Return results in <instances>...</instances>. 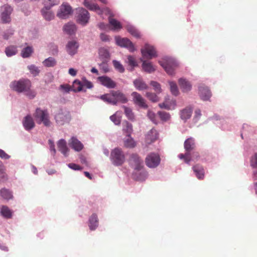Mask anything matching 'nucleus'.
<instances>
[{"label": "nucleus", "instance_id": "obj_1", "mask_svg": "<svg viewBox=\"0 0 257 257\" xmlns=\"http://www.w3.org/2000/svg\"><path fill=\"white\" fill-rule=\"evenodd\" d=\"M184 146L186 152L185 154H179V158L183 159L186 163L189 164L191 161L190 152L195 148L194 139L192 138L187 139L184 142Z\"/></svg>", "mask_w": 257, "mask_h": 257}, {"label": "nucleus", "instance_id": "obj_2", "mask_svg": "<svg viewBox=\"0 0 257 257\" xmlns=\"http://www.w3.org/2000/svg\"><path fill=\"white\" fill-rule=\"evenodd\" d=\"M11 88L19 93L24 92L32 86L31 82L28 79H22L11 83Z\"/></svg>", "mask_w": 257, "mask_h": 257}, {"label": "nucleus", "instance_id": "obj_3", "mask_svg": "<svg viewBox=\"0 0 257 257\" xmlns=\"http://www.w3.org/2000/svg\"><path fill=\"white\" fill-rule=\"evenodd\" d=\"M34 116L37 123L39 124L43 123L46 126H50L51 121L47 110H42L40 108H37L34 113Z\"/></svg>", "mask_w": 257, "mask_h": 257}, {"label": "nucleus", "instance_id": "obj_4", "mask_svg": "<svg viewBox=\"0 0 257 257\" xmlns=\"http://www.w3.org/2000/svg\"><path fill=\"white\" fill-rule=\"evenodd\" d=\"M110 160L113 165L120 166L125 162V156L121 149L115 148L111 152Z\"/></svg>", "mask_w": 257, "mask_h": 257}, {"label": "nucleus", "instance_id": "obj_5", "mask_svg": "<svg viewBox=\"0 0 257 257\" xmlns=\"http://www.w3.org/2000/svg\"><path fill=\"white\" fill-rule=\"evenodd\" d=\"M55 119L57 123L59 125H63L68 123L70 120V112L66 109H60L55 116Z\"/></svg>", "mask_w": 257, "mask_h": 257}, {"label": "nucleus", "instance_id": "obj_6", "mask_svg": "<svg viewBox=\"0 0 257 257\" xmlns=\"http://www.w3.org/2000/svg\"><path fill=\"white\" fill-rule=\"evenodd\" d=\"M76 14L77 21L79 24L85 25L88 23L90 16L89 13L86 10L82 8H79L76 9Z\"/></svg>", "mask_w": 257, "mask_h": 257}, {"label": "nucleus", "instance_id": "obj_7", "mask_svg": "<svg viewBox=\"0 0 257 257\" xmlns=\"http://www.w3.org/2000/svg\"><path fill=\"white\" fill-rule=\"evenodd\" d=\"M128 162L135 170L140 171L144 167L143 161L137 154H132L130 156Z\"/></svg>", "mask_w": 257, "mask_h": 257}, {"label": "nucleus", "instance_id": "obj_8", "mask_svg": "<svg viewBox=\"0 0 257 257\" xmlns=\"http://www.w3.org/2000/svg\"><path fill=\"white\" fill-rule=\"evenodd\" d=\"M159 63L169 75L174 74L175 69L178 67L177 63L171 59L167 60L164 62L160 61Z\"/></svg>", "mask_w": 257, "mask_h": 257}, {"label": "nucleus", "instance_id": "obj_9", "mask_svg": "<svg viewBox=\"0 0 257 257\" xmlns=\"http://www.w3.org/2000/svg\"><path fill=\"white\" fill-rule=\"evenodd\" d=\"M146 165L151 168L157 167L160 163V158L159 155L155 153L149 154L145 159Z\"/></svg>", "mask_w": 257, "mask_h": 257}, {"label": "nucleus", "instance_id": "obj_10", "mask_svg": "<svg viewBox=\"0 0 257 257\" xmlns=\"http://www.w3.org/2000/svg\"><path fill=\"white\" fill-rule=\"evenodd\" d=\"M141 52L144 59H151L157 56L155 48L149 44L145 45L144 48L142 49Z\"/></svg>", "mask_w": 257, "mask_h": 257}, {"label": "nucleus", "instance_id": "obj_11", "mask_svg": "<svg viewBox=\"0 0 257 257\" xmlns=\"http://www.w3.org/2000/svg\"><path fill=\"white\" fill-rule=\"evenodd\" d=\"M115 41L117 45L122 47H125L131 52H134L135 50L134 44L127 38H122L118 37L115 38Z\"/></svg>", "mask_w": 257, "mask_h": 257}, {"label": "nucleus", "instance_id": "obj_12", "mask_svg": "<svg viewBox=\"0 0 257 257\" xmlns=\"http://www.w3.org/2000/svg\"><path fill=\"white\" fill-rule=\"evenodd\" d=\"M72 13L71 7L67 4H62L57 14L58 17L65 19L67 18Z\"/></svg>", "mask_w": 257, "mask_h": 257}, {"label": "nucleus", "instance_id": "obj_13", "mask_svg": "<svg viewBox=\"0 0 257 257\" xmlns=\"http://www.w3.org/2000/svg\"><path fill=\"white\" fill-rule=\"evenodd\" d=\"M12 11V8L9 5H5L2 7L1 18L4 23H9L11 21L10 15Z\"/></svg>", "mask_w": 257, "mask_h": 257}, {"label": "nucleus", "instance_id": "obj_14", "mask_svg": "<svg viewBox=\"0 0 257 257\" xmlns=\"http://www.w3.org/2000/svg\"><path fill=\"white\" fill-rule=\"evenodd\" d=\"M132 96H133L134 103L136 104L142 108H148V105L146 103L145 99L140 94L137 92H133L132 93Z\"/></svg>", "mask_w": 257, "mask_h": 257}, {"label": "nucleus", "instance_id": "obj_15", "mask_svg": "<svg viewBox=\"0 0 257 257\" xmlns=\"http://www.w3.org/2000/svg\"><path fill=\"white\" fill-rule=\"evenodd\" d=\"M78 48L79 44L75 40L69 41L66 46L67 52L71 56L77 53Z\"/></svg>", "mask_w": 257, "mask_h": 257}, {"label": "nucleus", "instance_id": "obj_16", "mask_svg": "<svg viewBox=\"0 0 257 257\" xmlns=\"http://www.w3.org/2000/svg\"><path fill=\"white\" fill-rule=\"evenodd\" d=\"M199 94L201 99L208 100L211 96V93L208 88L204 85H201L199 87Z\"/></svg>", "mask_w": 257, "mask_h": 257}, {"label": "nucleus", "instance_id": "obj_17", "mask_svg": "<svg viewBox=\"0 0 257 257\" xmlns=\"http://www.w3.org/2000/svg\"><path fill=\"white\" fill-rule=\"evenodd\" d=\"M98 80L103 86L109 88H113L116 86V83L109 77L103 76L98 77Z\"/></svg>", "mask_w": 257, "mask_h": 257}, {"label": "nucleus", "instance_id": "obj_18", "mask_svg": "<svg viewBox=\"0 0 257 257\" xmlns=\"http://www.w3.org/2000/svg\"><path fill=\"white\" fill-rule=\"evenodd\" d=\"M158 138V134L155 129L151 130L146 135L145 142L146 144L150 145L154 142Z\"/></svg>", "mask_w": 257, "mask_h": 257}, {"label": "nucleus", "instance_id": "obj_19", "mask_svg": "<svg viewBox=\"0 0 257 257\" xmlns=\"http://www.w3.org/2000/svg\"><path fill=\"white\" fill-rule=\"evenodd\" d=\"M23 124L24 128L27 131L32 130L35 125L33 118L30 115H27L24 118Z\"/></svg>", "mask_w": 257, "mask_h": 257}, {"label": "nucleus", "instance_id": "obj_20", "mask_svg": "<svg viewBox=\"0 0 257 257\" xmlns=\"http://www.w3.org/2000/svg\"><path fill=\"white\" fill-rule=\"evenodd\" d=\"M83 5L89 10L95 11L99 15H101L103 13V11L100 9L98 5L94 3H91L88 0H84Z\"/></svg>", "mask_w": 257, "mask_h": 257}, {"label": "nucleus", "instance_id": "obj_21", "mask_svg": "<svg viewBox=\"0 0 257 257\" xmlns=\"http://www.w3.org/2000/svg\"><path fill=\"white\" fill-rule=\"evenodd\" d=\"M179 84L181 89L184 92H187L191 90L192 88V85L187 80L180 78L179 80Z\"/></svg>", "mask_w": 257, "mask_h": 257}, {"label": "nucleus", "instance_id": "obj_22", "mask_svg": "<svg viewBox=\"0 0 257 257\" xmlns=\"http://www.w3.org/2000/svg\"><path fill=\"white\" fill-rule=\"evenodd\" d=\"M50 9L44 7L41 10V13L43 18L47 21H51L54 18V13L50 10Z\"/></svg>", "mask_w": 257, "mask_h": 257}, {"label": "nucleus", "instance_id": "obj_23", "mask_svg": "<svg viewBox=\"0 0 257 257\" xmlns=\"http://www.w3.org/2000/svg\"><path fill=\"white\" fill-rule=\"evenodd\" d=\"M100 98L105 102L115 105L116 101L113 94V91L109 94H105L100 96Z\"/></svg>", "mask_w": 257, "mask_h": 257}, {"label": "nucleus", "instance_id": "obj_24", "mask_svg": "<svg viewBox=\"0 0 257 257\" xmlns=\"http://www.w3.org/2000/svg\"><path fill=\"white\" fill-rule=\"evenodd\" d=\"M69 145L72 148L78 152L83 149L82 143L74 137L71 138Z\"/></svg>", "mask_w": 257, "mask_h": 257}, {"label": "nucleus", "instance_id": "obj_25", "mask_svg": "<svg viewBox=\"0 0 257 257\" xmlns=\"http://www.w3.org/2000/svg\"><path fill=\"white\" fill-rule=\"evenodd\" d=\"M98 225V219L96 214H93L89 220V227L90 230H95Z\"/></svg>", "mask_w": 257, "mask_h": 257}, {"label": "nucleus", "instance_id": "obj_26", "mask_svg": "<svg viewBox=\"0 0 257 257\" xmlns=\"http://www.w3.org/2000/svg\"><path fill=\"white\" fill-rule=\"evenodd\" d=\"M193 170L198 179H202L204 177V170L202 166L196 165L193 167Z\"/></svg>", "mask_w": 257, "mask_h": 257}, {"label": "nucleus", "instance_id": "obj_27", "mask_svg": "<svg viewBox=\"0 0 257 257\" xmlns=\"http://www.w3.org/2000/svg\"><path fill=\"white\" fill-rule=\"evenodd\" d=\"M57 146L59 151H60L65 157L67 156L68 149L66 146V141L63 139L59 140L57 143Z\"/></svg>", "mask_w": 257, "mask_h": 257}, {"label": "nucleus", "instance_id": "obj_28", "mask_svg": "<svg viewBox=\"0 0 257 257\" xmlns=\"http://www.w3.org/2000/svg\"><path fill=\"white\" fill-rule=\"evenodd\" d=\"M192 112V109L190 107H187L180 111V117L185 121L190 118Z\"/></svg>", "mask_w": 257, "mask_h": 257}, {"label": "nucleus", "instance_id": "obj_29", "mask_svg": "<svg viewBox=\"0 0 257 257\" xmlns=\"http://www.w3.org/2000/svg\"><path fill=\"white\" fill-rule=\"evenodd\" d=\"M122 131L126 136H131L133 131V125L127 121H124L122 122Z\"/></svg>", "mask_w": 257, "mask_h": 257}, {"label": "nucleus", "instance_id": "obj_30", "mask_svg": "<svg viewBox=\"0 0 257 257\" xmlns=\"http://www.w3.org/2000/svg\"><path fill=\"white\" fill-rule=\"evenodd\" d=\"M113 94L116 101V104L118 102H120L122 103H126L127 101V99L125 96L119 91H113Z\"/></svg>", "mask_w": 257, "mask_h": 257}, {"label": "nucleus", "instance_id": "obj_31", "mask_svg": "<svg viewBox=\"0 0 257 257\" xmlns=\"http://www.w3.org/2000/svg\"><path fill=\"white\" fill-rule=\"evenodd\" d=\"M135 87L139 90H144L148 88V86L141 79H138L134 81Z\"/></svg>", "mask_w": 257, "mask_h": 257}, {"label": "nucleus", "instance_id": "obj_32", "mask_svg": "<svg viewBox=\"0 0 257 257\" xmlns=\"http://www.w3.org/2000/svg\"><path fill=\"white\" fill-rule=\"evenodd\" d=\"M64 31L69 35L75 33L76 31V27L74 24L72 23H68L63 27Z\"/></svg>", "mask_w": 257, "mask_h": 257}, {"label": "nucleus", "instance_id": "obj_33", "mask_svg": "<svg viewBox=\"0 0 257 257\" xmlns=\"http://www.w3.org/2000/svg\"><path fill=\"white\" fill-rule=\"evenodd\" d=\"M108 20L110 25L112 27V30L118 31L122 28L120 23L116 20L109 17Z\"/></svg>", "mask_w": 257, "mask_h": 257}, {"label": "nucleus", "instance_id": "obj_34", "mask_svg": "<svg viewBox=\"0 0 257 257\" xmlns=\"http://www.w3.org/2000/svg\"><path fill=\"white\" fill-rule=\"evenodd\" d=\"M99 55L102 62H106L108 59H109L110 57L108 51L104 48H101L99 49Z\"/></svg>", "mask_w": 257, "mask_h": 257}, {"label": "nucleus", "instance_id": "obj_35", "mask_svg": "<svg viewBox=\"0 0 257 257\" xmlns=\"http://www.w3.org/2000/svg\"><path fill=\"white\" fill-rule=\"evenodd\" d=\"M127 138L124 141V146L128 148H135L136 146V143L133 138L130 136H126Z\"/></svg>", "mask_w": 257, "mask_h": 257}, {"label": "nucleus", "instance_id": "obj_36", "mask_svg": "<svg viewBox=\"0 0 257 257\" xmlns=\"http://www.w3.org/2000/svg\"><path fill=\"white\" fill-rule=\"evenodd\" d=\"M121 112L116 111L114 114L110 116V120L116 125H119L121 122Z\"/></svg>", "mask_w": 257, "mask_h": 257}, {"label": "nucleus", "instance_id": "obj_37", "mask_svg": "<svg viewBox=\"0 0 257 257\" xmlns=\"http://www.w3.org/2000/svg\"><path fill=\"white\" fill-rule=\"evenodd\" d=\"M17 48L15 46H10L5 49V53L8 57H11L17 53Z\"/></svg>", "mask_w": 257, "mask_h": 257}, {"label": "nucleus", "instance_id": "obj_38", "mask_svg": "<svg viewBox=\"0 0 257 257\" xmlns=\"http://www.w3.org/2000/svg\"><path fill=\"white\" fill-rule=\"evenodd\" d=\"M1 214L5 218H10L12 216V212L6 206H3L1 209Z\"/></svg>", "mask_w": 257, "mask_h": 257}, {"label": "nucleus", "instance_id": "obj_39", "mask_svg": "<svg viewBox=\"0 0 257 257\" xmlns=\"http://www.w3.org/2000/svg\"><path fill=\"white\" fill-rule=\"evenodd\" d=\"M33 52L32 47L27 46L24 48L21 52V56L23 58L29 57Z\"/></svg>", "mask_w": 257, "mask_h": 257}, {"label": "nucleus", "instance_id": "obj_40", "mask_svg": "<svg viewBox=\"0 0 257 257\" xmlns=\"http://www.w3.org/2000/svg\"><path fill=\"white\" fill-rule=\"evenodd\" d=\"M1 196L5 199H10L12 198L13 195L12 192L8 189L3 188L0 191Z\"/></svg>", "mask_w": 257, "mask_h": 257}, {"label": "nucleus", "instance_id": "obj_41", "mask_svg": "<svg viewBox=\"0 0 257 257\" xmlns=\"http://www.w3.org/2000/svg\"><path fill=\"white\" fill-rule=\"evenodd\" d=\"M43 64L47 67H54L56 65V61L53 57H49L43 62Z\"/></svg>", "mask_w": 257, "mask_h": 257}, {"label": "nucleus", "instance_id": "obj_42", "mask_svg": "<svg viewBox=\"0 0 257 257\" xmlns=\"http://www.w3.org/2000/svg\"><path fill=\"white\" fill-rule=\"evenodd\" d=\"M142 67L146 72L151 73L155 70V68L151 63L144 61L142 64Z\"/></svg>", "mask_w": 257, "mask_h": 257}, {"label": "nucleus", "instance_id": "obj_43", "mask_svg": "<svg viewBox=\"0 0 257 257\" xmlns=\"http://www.w3.org/2000/svg\"><path fill=\"white\" fill-rule=\"evenodd\" d=\"M71 89L74 92H79L82 90V84L81 81L76 80L73 82Z\"/></svg>", "mask_w": 257, "mask_h": 257}, {"label": "nucleus", "instance_id": "obj_44", "mask_svg": "<svg viewBox=\"0 0 257 257\" xmlns=\"http://www.w3.org/2000/svg\"><path fill=\"white\" fill-rule=\"evenodd\" d=\"M59 0H43V4L44 7L51 9L55 5L59 4Z\"/></svg>", "mask_w": 257, "mask_h": 257}, {"label": "nucleus", "instance_id": "obj_45", "mask_svg": "<svg viewBox=\"0 0 257 257\" xmlns=\"http://www.w3.org/2000/svg\"><path fill=\"white\" fill-rule=\"evenodd\" d=\"M122 107L124 108L125 114L128 119L134 120L135 119V116L132 109L125 106H123Z\"/></svg>", "mask_w": 257, "mask_h": 257}, {"label": "nucleus", "instance_id": "obj_46", "mask_svg": "<svg viewBox=\"0 0 257 257\" xmlns=\"http://www.w3.org/2000/svg\"><path fill=\"white\" fill-rule=\"evenodd\" d=\"M158 114L161 120L163 121H167L171 118L170 114L168 112L165 111H158Z\"/></svg>", "mask_w": 257, "mask_h": 257}, {"label": "nucleus", "instance_id": "obj_47", "mask_svg": "<svg viewBox=\"0 0 257 257\" xmlns=\"http://www.w3.org/2000/svg\"><path fill=\"white\" fill-rule=\"evenodd\" d=\"M169 85L170 87V91L172 94L175 96H177L179 94V90L177 84L174 82H169Z\"/></svg>", "mask_w": 257, "mask_h": 257}, {"label": "nucleus", "instance_id": "obj_48", "mask_svg": "<svg viewBox=\"0 0 257 257\" xmlns=\"http://www.w3.org/2000/svg\"><path fill=\"white\" fill-rule=\"evenodd\" d=\"M127 31L133 36L136 38H140L141 35L140 32L134 27L128 26L127 28Z\"/></svg>", "mask_w": 257, "mask_h": 257}, {"label": "nucleus", "instance_id": "obj_49", "mask_svg": "<svg viewBox=\"0 0 257 257\" xmlns=\"http://www.w3.org/2000/svg\"><path fill=\"white\" fill-rule=\"evenodd\" d=\"M146 96L153 102H156L159 100L158 96L153 93L148 92L146 94Z\"/></svg>", "mask_w": 257, "mask_h": 257}, {"label": "nucleus", "instance_id": "obj_50", "mask_svg": "<svg viewBox=\"0 0 257 257\" xmlns=\"http://www.w3.org/2000/svg\"><path fill=\"white\" fill-rule=\"evenodd\" d=\"M127 63L128 65L131 67L130 69V71H132L133 68L138 65L137 62L135 60L134 57L131 56H129L127 57Z\"/></svg>", "mask_w": 257, "mask_h": 257}, {"label": "nucleus", "instance_id": "obj_51", "mask_svg": "<svg viewBox=\"0 0 257 257\" xmlns=\"http://www.w3.org/2000/svg\"><path fill=\"white\" fill-rule=\"evenodd\" d=\"M113 64L114 68L118 70L119 72L122 73L124 71L123 66L119 62L116 60L113 61Z\"/></svg>", "mask_w": 257, "mask_h": 257}, {"label": "nucleus", "instance_id": "obj_52", "mask_svg": "<svg viewBox=\"0 0 257 257\" xmlns=\"http://www.w3.org/2000/svg\"><path fill=\"white\" fill-rule=\"evenodd\" d=\"M151 86H152L154 88V89L157 93L161 92L162 89L161 88L160 84L156 81H152L150 83Z\"/></svg>", "mask_w": 257, "mask_h": 257}, {"label": "nucleus", "instance_id": "obj_53", "mask_svg": "<svg viewBox=\"0 0 257 257\" xmlns=\"http://www.w3.org/2000/svg\"><path fill=\"white\" fill-rule=\"evenodd\" d=\"M31 73L35 76L38 75L40 70L38 68L34 65H30L28 67Z\"/></svg>", "mask_w": 257, "mask_h": 257}, {"label": "nucleus", "instance_id": "obj_54", "mask_svg": "<svg viewBox=\"0 0 257 257\" xmlns=\"http://www.w3.org/2000/svg\"><path fill=\"white\" fill-rule=\"evenodd\" d=\"M59 89L65 93H69L71 89V86L67 84H62L59 87Z\"/></svg>", "mask_w": 257, "mask_h": 257}, {"label": "nucleus", "instance_id": "obj_55", "mask_svg": "<svg viewBox=\"0 0 257 257\" xmlns=\"http://www.w3.org/2000/svg\"><path fill=\"white\" fill-rule=\"evenodd\" d=\"M147 115L153 123L155 124L157 123L156 114L154 112L151 110H149L147 113Z\"/></svg>", "mask_w": 257, "mask_h": 257}, {"label": "nucleus", "instance_id": "obj_56", "mask_svg": "<svg viewBox=\"0 0 257 257\" xmlns=\"http://www.w3.org/2000/svg\"><path fill=\"white\" fill-rule=\"evenodd\" d=\"M24 92L30 99L34 98L36 95V92L34 90L31 89V88H29L28 90H26Z\"/></svg>", "mask_w": 257, "mask_h": 257}, {"label": "nucleus", "instance_id": "obj_57", "mask_svg": "<svg viewBox=\"0 0 257 257\" xmlns=\"http://www.w3.org/2000/svg\"><path fill=\"white\" fill-rule=\"evenodd\" d=\"M81 83L82 84V87L83 86H84L87 88L90 89V88H92V87H93L92 83L90 81H89L85 79H83L82 80V82H81Z\"/></svg>", "mask_w": 257, "mask_h": 257}, {"label": "nucleus", "instance_id": "obj_58", "mask_svg": "<svg viewBox=\"0 0 257 257\" xmlns=\"http://www.w3.org/2000/svg\"><path fill=\"white\" fill-rule=\"evenodd\" d=\"M14 34V30H9L3 34V38L4 39L8 40Z\"/></svg>", "mask_w": 257, "mask_h": 257}, {"label": "nucleus", "instance_id": "obj_59", "mask_svg": "<svg viewBox=\"0 0 257 257\" xmlns=\"http://www.w3.org/2000/svg\"><path fill=\"white\" fill-rule=\"evenodd\" d=\"M250 163L251 166L253 168H257V153H255L254 155L252 157Z\"/></svg>", "mask_w": 257, "mask_h": 257}, {"label": "nucleus", "instance_id": "obj_60", "mask_svg": "<svg viewBox=\"0 0 257 257\" xmlns=\"http://www.w3.org/2000/svg\"><path fill=\"white\" fill-rule=\"evenodd\" d=\"M159 106L161 108H164L167 110H170L171 109V106L168 104L167 101H165L163 103H159Z\"/></svg>", "mask_w": 257, "mask_h": 257}, {"label": "nucleus", "instance_id": "obj_61", "mask_svg": "<svg viewBox=\"0 0 257 257\" xmlns=\"http://www.w3.org/2000/svg\"><path fill=\"white\" fill-rule=\"evenodd\" d=\"M0 158L3 159H9L10 158V156L7 154L4 151L0 149Z\"/></svg>", "mask_w": 257, "mask_h": 257}, {"label": "nucleus", "instance_id": "obj_62", "mask_svg": "<svg viewBox=\"0 0 257 257\" xmlns=\"http://www.w3.org/2000/svg\"><path fill=\"white\" fill-rule=\"evenodd\" d=\"M68 166L70 168L74 170H79L82 169V168L80 166L74 163H70Z\"/></svg>", "mask_w": 257, "mask_h": 257}, {"label": "nucleus", "instance_id": "obj_63", "mask_svg": "<svg viewBox=\"0 0 257 257\" xmlns=\"http://www.w3.org/2000/svg\"><path fill=\"white\" fill-rule=\"evenodd\" d=\"M49 144L50 145V149L51 152H53V155H55L56 154V150L55 148V145L52 141L49 140Z\"/></svg>", "mask_w": 257, "mask_h": 257}, {"label": "nucleus", "instance_id": "obj_64", "mask_svg": "<svg viewBox=\"0 0 257 257\" xmlns=\"http://www.w3.org/2000/svg\"><path fill=\"white\" fill-rule=\"evenodd\" d=\"M100 69H102L104 72H107L108 71V68L107 64L105 63V62H102L101 64H100Z\"/></svg>", "mask_w": 257, "mask_h": 257}]
</instances>
